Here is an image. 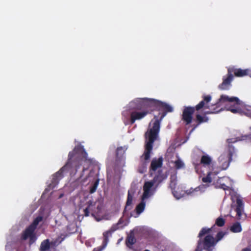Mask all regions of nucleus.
Instances as JSON below:
<instances>
[{
	"label": "nucleus",
	"mask_w": 251,
	"mask_h": 251,
	"mask_svg": "<svg viewBox=\"0 0 251 251\" xmlns=\"http://www.w3.org/2000/svg\"><path fill=\"white\" fill-rule=\"evenodd\" d=\"M211 228H208L206 227L202 228V229L200 232L198 237L199 238H201V237H202L205 234L209 233L211 231Z\"/></svg>",
	"instance_id": "nucleus-29"
},
{
	"label": "nucleus",
	"mask_w": 251,
	"mask_h": 251,
	"mask_svg": "<svg viewBox=\"0 0 251 251\" xmlns=\"http://www.w3.org/2000/svg\"><path fill=\"white\" fill-rule=\"evenodd\" d=\"M176 174L175 173L174 175H171V178H170V187L171 188L172 193L174 195V196L176 198V199H179L181 198L183 195L181 194L180 193H178L176 191L175 189L176 188Z\"/></svg>",
	"instance_id": "nucleus-13"
},
{
	"label": "nucleus",
	"mask_w": 251,
	"mask_h": 251,
	"mask_svg": "<svg viewBox=\"0 0 251 251\" xmlns=\"http://www.w3.org/2000/svg\"><path fill=\"white\" fill-rule=\"evenodd\" d=\"M176 148L174 146H170L167 150L165 157H178L175 152Z\"/></svg>",
	"instance_id": "nucleus-24"
},
{
	"label": "nucleus",
	"mask_w": 251,
	"mask_h": 251,
	"mask_svg": "<svg viewBox=\"0 0 251 251\" xmlns=\"http://www.w3.org/2000/svg\"><path fill=\"white\" fill-rule=\"evenodd\" d=\"M232 158H219V165L214 166L212 163L211 158H201L200 162L195 164V170L197 173H201V169L202 166L207 167L209 169L214 170L219 169V172L221 170H225L228 168L231 161Z\"/></svg>",
	"instance_id": "nucleus-4"
},
{
	"label": "nucleus",
	"mask_w": 251,
	"mask_h": 251,
	"mask_svg": "<svg viewBox=\"0 0 251 251\" xmlns=\"http://www.w3.org/2000/svg\"><path fill=\"white\" fill-rule=\"evenodd\" d=\"M234 198L232 196V201H234Z\"/></svg>",
	"instance_id": "nucleus-39"
},
{
	"label": "nucleus",
	"mask_w": 251,
	"mask_h": 251,
	"mask_svg": "<svg viewBox=\"0 0 251 251\" xmlns=\"http://www.w3.org/2000/svg\"><path fill=\"white\" fill-rule=\"evenodd\" d=\"M162 158H154L151 161L150 172L151 176H153V179L146 182L144 185L142 201L136 207L135 217L139 216L145 210L146 200L151 197L154 193L156 189L154 186L156 184H158L167 178L168 175L166 173H163L162 171Z\"/></svg>",
	"instance_id": "nucleus-2"
},
{
	"label": "nucleus",
	"mask_w": 251,
	"mask_h": 251,
	"mask_svg": "<svg viewBox=\"0 0 251 251\" xmlns=\"http://www.w3.org/2000/svg\"><path fill=\"white\" fill-rule=\"evenodd\" d=\"M71 164L69 162L62 167L57 173L53 175L52 179V184L55 185L58 184L59 181L62 179L64 176L63 173L68 171L69 169L71 167Z\"/></svg>",
	"instance_id": "nucleus-10"
},
{
	"label": "nucleus",
	"mask_w": 251,
	"mask_h": 251,
	"mask_svg": "<svg viewBox=\"0 0 251 251\" xmlns=\"http://www.w3.org/2000/svg\"><path fill=\"white\" fill-rule=\"evenodd\" d=\"M194 151L196 153L198 157H209L206 153L204 152L199 149H195Z\"/></svg>",
	"instance_id": "nucleus-28"
},
{
	"label": "nucleus",
	"mask_w": 251,
	"mask_h": 251,
	"mask_svg": "<svg viewBox=\"0 0 251 251\" xmlns=\"http://www.w3.org/2000/svg\"><path fill=\"white\" fill-rule=\"evenodd\" d=\"M241 251H251V250L249 248L243 249Z\"/></svg>",
	"instance_id": "nucleus-37"
},
{
	"label": "nucleus",
	"mask_w": 251,
	"mask_h": 251,
	"mask_svg": "<svg viewBox=\"0 0 251 251\" xmlns=\"http://www.w3.org/2000/svg\"><path fill=\"white\" fill-rule=\"evenodd\" d=\"M225 221L222 217H219L216 221V224L219 226H222L225 225Z\"/></svg>",
	"instance_id": "nucleus-32"
},
{
	"label": "nucleus",
	"mask_w": 251,
	"mask_h": 251,
	"mask_svg": "<svg viewBox=\"0 0 251 251\" xmlns=\"http://www.w3.org/2000/svg\"><path fill=\"white\" fill-rule=\"evenodd\" d=\"M135 193V190L133 188H130L128 191L127 199L126 203V209L130 208L129 206H131L132 204L133 196Z\"/></svg>",
	"instance_id": "nucleus-19"
},
{
	"label": "nucleus",
	"mask_w": 251,
	"mask_h": 251,
	"mask_svg": "<svg viewBox=\"0 0 251 251\" xmlns=\"http://www.w3.org/2000/svg\"><path fill=\"white\" fill-rule=\"evenodd\" d=\"M210 101L208 102V108L201 109L200 112H197L194 119L195 123L192 125V128L190 131V134L193 132L201 125L207 123L209 121V118L206 116L207 115L217 113L222 110V108L218 109L217 106L214 107L215 104H211Z\"/></svg>",
	"instance_id": "nucleus-5"
},
{
	"label": "nucleus",
	"mask_w": 251,
	"mask_h": 251,
	"mask_svg": "<svg viewBox=\"0 0 251 251\" xmlns=\"http://www.w3.org/2000/svg\"><path fill=\"white\" fill-rule=\"evenodd\" d=\"M244 112L245 115L251 118V106H250L248 108H247Z\"/></svg>",
	"instance_id": "nucleus-34"
},
{
	"label": "nucleus",
	"mask_w": 251,
	"mask_h": 251,
	"mask_svg": "<svg viewBox=\"0 0 251 251\" xmlns=\"http://www.w3.org/2000/svg\"><path fill=\"white\" fill-rule=\"evenodd\" d=\"M28 238H29L30 243V244L33 243L36 239V237L35 233H34L33 235H32L31 236H30Z\"/></svg>",
	"instance_id": "nucleus-36"
},
{
	"label": "nucleus",
	"mask_w": 251,
	"mask_h": 251,
	"mask_svg": "<svg viewBox=\"0 0 251 251\" xmlns=\"http://www.w3.org/2000/svg\"><path fill=\"white\" fill-rule=\"evenodd\" d=\"M99 179H97L95 181L94 183L93 184V186H91L90 188V193H91V194L93 193L96 191V190L98 187V186L99 185Z\"/></svg>",
	"instance_id": "nucleus-31"
},
{
	"label": "nucleus",
	"mask_w": 251,
	"mask_h": 251,
	"mask_svg": "<svg viewBox=\"0 0 251 251\" xmlns=\"http://www.w3.org/2000/svg\"><path fill=\"white\" fill-rule=\"evenodd\" d=\"M79 157H87V153L85 151L83 147L79 144Z\"/></svg>",
	"instance_id": "nucleus-30"
},
{
	"label": "nucleus",
	"mask_w": 251,
	"mask_h": 251,
	"mask_svg": "<svg viewBox=\"0 0 251 251\" xmlns=\"http://www.w3.org/2000/svg\"><path fill=\"white\" fill-rule=\"evenodd\" d=\"M175 167L176 169H182L184 167V163L179 158L174 162Z\"/></svg>",
	"instance_id": "nucleus-27"
},
{
	"label": "nucleus",
	"mask_w": 251,
	"mask_h": 251,
	"mask_svg": "<svg viewBox=\"0 0 251 251\" xmlns=\"http://www.w3.org/2000/svg\"><path fill=\"white\" fill-rule=\"evenodd\" d=\"M145 251H149V250H145Z\"/></svg>",
	"instance_id": "nucleus-40"
},
{
	"label": "nucleus",
	"mask_w": 251,
	"mask_h": 251,
	"mask_svg": "<svg viewBox=\"0 0 251 251\" xmlns=\"http://www.w3.org/2000/svg\"><path fill=\"white\" fill-rule=\"evenodd\" d=\"M220 103H225L227 110L233 113H237L239 111L241 105V101L237 97H229L224 95L221 96L219 101L215 105L219 106Z\"/></svg>",
	"instance_id": "nucleus-7"
},
{
	"label": "nucleus",
	"mask_w": 251,
	"mask_h": 251,
	"mask_svg": "<svg viewBox=\"0 0 251 251\" xmlns=\"http://www.w3.org/2000/svg\"><path fill=\"white\" fill-rule=\"evenodd\" d=\"M226 184H228L230 186H232V181L228 177L220 178L217 180V187L222 188L224 190H228L230 187L227 186Z\"/></svg>",
	"instance_id": "nucleus-14"
},
{
	"label": "nucleus",
	"mask_w": 251,
	"mask_h": 251,
	"mask_svg": "<svg viewBox=\"0 0 251 251\" xmlns=\"http://www.w3.org/2000/svg\"><path fill=\"white\" fill-rule=\"evenodd\" d=\"M230 230L233 233L241 232L242 230L241 225L239 222L233 223L229 228Z\"/></svg>",
	"instance_id": "nucleus-22"
},
{
	"label": "nucleus",
	"mask_w": 251,
	"mask_h": 251,
	"mask_svg": "<svg viewBox=\"0 0 251 251\" xmlns=\"http://www.w3.org/2000/svg\"><path fill=\"white\" fill-rule=\"evenodd\" d=\"M236 200V206L235 211L236 212V218L238 220H241V216L244 212V203L240 196H235Z\"/></svg>",
	"instance_id": "nucleus-12"
},
{
	"label": "nucleus",
	"mask_w": 251,
	"mask_h": 251,
	"mask_svg": "<svg viewBox=\"0 0 251 251\" xmlns=\"http://www.w3.org/2000/svg\"><path fill=\"white\" fill-rule=\"evenodd\" d=\"M238 140L234 139H228L227 142L228 144L227 148V153L228 157H233L237 154L238 150L232 145V143L236 142Z\"/></svg>",
	"instance_id": "nucleus-15"
},
{
	"label": "nucleus",
	"mask_w": 251,
	"mask_h": 251,
	"mask_svg": "<svg viewBox=\"0 0 251 251\" xmlns=\"http://www.w3.org/2000/svg\"><path fill=\"white\" fill-rule=\"evenodd\" d=\"M91 207L92 206L89 205L87 208H85L84 210V214L85 216H88L89 215V212L90 210H91Z\"/></svg>",
	"instance_id": "nucleus-35"
},
{
	"label": "nucleus",
	"mask_w": 251,
	"mask_h": 251,
	"mask_svg": "<svg viewBox=\"0 0 251 251\" xmlns=\"http://www.w3.org/2000/svg\"><path fill=\"white\" fill-rule=\"evenodd\" d=\"M77 226L75 223H71L69 224L67 227V231L68 233L61 234L60 236L57 239V241L59 243H61L66 237L69 235L74 233L77 231Z\"/></svg>",
	"instance_id": "nucleus-11"
},
{
	"label": "nucleus",
	"mask_w": 251,
	"mask_h": 251,
	"mask_svg": "<svg viewBox=\"0 0 251 251\" xmlns=\"http://www.w3.org/2000/svg\"><path fill=\"white\" fill-rule=\"evenodd\" d=\"M249 69H237L234 67H229L227 69L226 77L223 76V82L220 84L218 88L222 90H227L231 86V83L233 79V75L237 77H243L249 75Z\"/></svg>",
	"instance_id": "nucleus-6"
},
{
	"label": "nucleus",
	"mask_w": 251,
	"mask_h": 251,
	"mask_svg": "<svg viewBox=\"0 0 251 251\" xmlns=\"http://www.w3.org/2000/svg\"><path fill=\"white\" fill-rule=\"evenodd\" d=\"M149 158H144V159H143L140 164V166L138 168V172L140 173L143 174L146 172L147 169V165L148 163V159Z\"/></svg>",
	"instance_id": "nucleus-21"
},
{
	"label": "nucleus",
	"mask_w": 251,
	"mask_h": 251,
	"mask_svg": "<svg viewBox=\"0 0 251 251\" xmlns=\"http://www.w3.org/2000/svg\"><path fill=\"white\" fill-rule=\"evenodd\" d=\"M43 219V218L42 216H38L34 220L33 222L30 226H32L33 227L36 229L39 223L41 222Z\"/></svg>",
	"instance_id": "nucleus-26"
},
{
	"label": "nucleus",
	"mask_w": 251,
	"mask_h": 251,
	"mask_svg": "<svg viewBox=\"0 0 251 251\" xmlns=\"http://www.w3.org/2000/svg\"><path fill=\"white\" fill-rule=\"evenodd\" d=\"M126 226V224L125 223L124 220L121 218L118 222L112 226L110 229L106 231H105L103 233V240L102 245L101 247L97 248L100 251H102L107 246L109 240V237H111L113 232L117 229L122 228Z\"/></svg>",
	"instance_id": "nucleus-8"
},
{
	"label": "nucleus",
	"mask_w": 251,
	"mask_h": 251,
	"mask_svg": "<svg viewBox=\"0 0 251 251\" xmlns=\"http://www.w3.org/2000/svg\"><path fill=\"white\" fill-rule=\"evenodd\" d=\"M55 244V242H50L49 239L44 240L41 243L39 250L40 251H47L51 246H54Z\"/></svg>",
	"instance_id": "nucleus-18"
},
{
	"label": "nucleus",
	"mask_w": 251,
	"mask_h": 251,
	"mask_svg": "<svg viewBox=\"0 0 251 251\" xmlns=\"http://www.w3.org/2000/svg\"><path fill=\"white\" fill-rule=\"evenodd\" d=\"M35 229L32 226H29L23 232L21 238L24 240H26L34 233Z\"/></svg>",
	"instance_id": "nucleus-17"
},
{
	"label": "nucleus",
	"mask_w": 251,
	"mask_h": 251,
	"mask_svg": "<svg viewBox=\"0 0 251 251\" xmlns=\"http://www.w3.org/2000/svg\"><path fill=\"white\" fill-rule=\"evenodd\" d=\"M127 147L126 146L118 147L116 151V157H123L126 153Z\"/></svg>",
	"instance_id": "nucleus-23"
},
{
	"label": "nucleus",
	"mask_w": 251,
	"mask_h": 251,
	"mask_svg": "<svg viewBox=\"0 0 251 251\" xmlns=\"http://www.w3.org/2000/svg\"><path fill=\"white\" fill-rule=\"evenodd\" d=\"M219 174V171H214L213 172H210L208 173L206 176L202 178V181L206 184H209L211 182L214 177H212L213 176H216Z\"/></svg>",
	"instance_id": "nucleus-20"
},
{
	"label": "nucleus",
	"mask_w": 251,
	"mask_h": 251,
	"mask_svg": "<svg viewBox=\"0 0 251 251\" xmlns=\"http://www.w3.org/2000/svg\"><path fill=\"white\" fill-rule=\"evenodd\" d=\"M130 124H133L136 121L141 120L148 114L154 111H158V115H155V119L152 126L145 133V151L141 157H150L153 143L159 140L160 122L168 112H172L173 108L166 102L148 98H138L130 103Z\"/></svg>",
	"instance_id": "nucleus-1"
},
{
	"label": "nucleus",
	"mask_w": 251,
	"mask_h": 251,
	"mask_svg": "<svg viewBox=\"0 0 251 251\" xmlns=\"http://www.w3.org/2000/svg\"><path fill=\"white\" fill-rule=\"evenodd\" d=\"M209 186L208 184H201L195 189L191 188L190 190L186 191V193L188 195H191L192 196H195L198 194L199 192L200 194L205 192V190Z\"/></svg>",
	"instance_id": "nucleus-16"
},
{
	"label": "nucleus",
	"mask_w": 251,
	"mask_h": 251,
	"mask_svg": "<svg viewBox=\"0 0 251 251\" xmlns=\"http://www.w3.org/2000/svg\"><path fill=\"white\" fill-rule=\"evenodd\" d=\"M211 100L212 97L210 95H204L202 96V100L195 106H184L181 115V120L185 125H189L192 123L195 111L199 112L201 109L208 108V102Z\"/></svg>",
	"instance_id": "nucleus-3"
},
{
	"label": "nucleus",
	"mask_w": 251,
	"mask_h": 251,
	"mask_svg": "<svg viewBox=\"0 0 251 251\" xmlns=\"http://www.w3.org/2000/svg\"><path fill=\"white\" fill-rule=\"evenodd\" d=\"M103 219H106V220H108L109 219L108 218H105V217H104Z\"/></svg>",
	"instance_id": "nucleus-38"
},
{
	"label": "nucleus",
	"mask_w": 251,
	"mask_h": 251,
	"mask_svg": "<svg viewBox=\"0 0 251 251\" xmlns=\"http://www.w3.org/2000/svg\"><path fill=\"white\" fill-rule=\"evenodd\" d=\"M136 240L133 236L132 235H129L126 240V246L129 248H131L132 245L135 243Z\"/></svg>",
	"instance_id": "nucleus-25"
},
{
	"label": "nucleus",
	"mask_w": 251,
	"mask_h": 251,
	"mask_svg": "<svg viewBox=\"0 0 251 251\" xmlns=\"http://www.w3.org/2000/svg\"><path fill=\"white\" fill-rule=\"evenodd\" d=\"M226 234V232L222 231L218 232L216 235V239H215L217 243L221 240Z\"/></svg>",
	"instance_id": "nucleus-33"
},
{
	"label": "nucleus",
	"mask_w": 251,
	"mask_h": 251,
	"mask_svg": "<svg viewBox=\"0 0 251 251\" xmlns=\"http://www.w3.org/2000/svg\"><path fill=\"white\" fill-rule=\"evenodd\" d=\"M216 244L217 242L212 236L210 235H206L203 241L201 239L198 241V246L195 251H202V244H203L204 249L208 251H211Z\"/></svg>",
	"instance_id": "nucleus-9"
}]
</instances>
